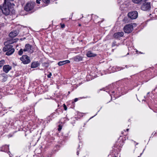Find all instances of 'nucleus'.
<instances>
[{
  "mask_svg": "<svg viewBox=\"0 0 157 157\" xmlns=\"http://www.w3.org/2000/svg\"><path fill=\"white\" fill-rule=\"evenodd\" d=\"M4 44L5 46L3 48V51L4 52H6V55L9 56L12 54L15 51L14 49L13 48V46L9 44H6V43Z\"/></svg>",
  "mask_w": 157,
  "mask_h": 157,
  "instance_id": "obj_1",
  "label": "nucleus"
},
{
  "mask_svg": "<svg viewBox=\"0 0 157 157\" xmlns=\"http://www.w3.org/2000/svg\"><path fill=\"white\" fill-rule=\"evenodd\" d=\"M35 4V2H29L27 3L24 7L25 10L27 12H34L35 10L34 9Z\"/></svg>",
  "mask_w": 157,
  "mask_h": 157,
  "instance_id": "obj_2",
  "label": "nucleus"
},
{
  "mask_svg": "<svg viewBox=\"0 0 157 157\" xmlns=\"http://www.w3.org/2000/svg\"><path fill=\"white\" fill-rule=\"evenodd\" d=\"M141 7V10L144 11H149L151 9L150 2H144Z\"/></svg>",
  "mask_w": 157,
  "mask_h": 157,
  "instance_id": "obj_3",
  "label": "nucleus"
},
{
  "mask_svg": "<svg viewBox=\"0 0 157 157\" xmlns=\"http://www.w3.org/2000/svg\"><path fill=\"white\" fill-rule=\"evenodd\" d=\"M20 59L22 62V63L25 64L29 63L31 61L29 57L26 55L22 56L20 58Z\"/></svg>",
  "mask_w": 157,
  "mask_h": 157,
  "instance_id": "obj_4",
  "label": "nucleus"
},
{
  "mask_svg": "<svg viewBox=\"0 0 157 157\" xmlns=\"http://www.w3.org/2000/svg\"><path fill=\"white\" fill-rule=\"evenodd\" d=\"M128 16L131 19H136L138 17V13L137 11H134L128 13Z\"/></svg>",
  "mask_w": 157,
  "mask_h": 157,
  "instance_id": "obj_5",
  "label": "nucleus"
},
{
  "mask_svg": "<svg viewBox=\"0 0 157 157\" xmlns=\"http://www.w3.org/2000/svg\"><path fill=\"white\" fill-rule=\"evenodd\" d=\"M24 51L25 52H27L31 54L33 52V49L31 45L27 44L25 45Z\"/></svg>",
  "mask_w": 157,
  "mask_h": 157,
  "instance_id": "obj_6",
  "label": "nucleus"
},
{
  "mask_svg": "<svg viewBox=\"0 0 157 157\" xmlns=\"http://www.w3.org/2000/svg\"><path fill=\"white\" fill-rule=\"evenodd\" d=\"M133 29V27L132 25L129 24L125 25L124 28V32L126 33H129L132 32Z\"/></svg>",
  "mask_w": 157,
  "mask_h": 157,
  "instance_id": "obj_7",
  "label": "nucleus"
},
{
  "mask_svg": "<svg viewBox=\"0 0 157 157\" xmlns=\"http://www.w3.org/2000/svg\"><path fill=\"white\" fill-rule=\"evenodd\" d=\"M123 32H119L115 33L113 35V37L115 39H118L123 36Z\"/></svg>",
  "mask_w": 157,
  "mask_h": 157,
  "instance_id": "obj_8",
  "label": "nucleus"
},
{
  "mask_svg": "<svg viewBox=\"0 0 157 157\" xmlns=\"http://www.w3.org/2000/svg\"><path fill=\"white\" fill-rule=\"evenodd\" d=\"M12 69V67L9 65H5L3 66V71L7 73Z\"/></svg>",
  "mask_w": 157,
  "mask_h": 157,
  "instance_id": "obj_9",
  "label": "nucleus"
},
{
  "mask_svg": "<svg viewBox=\"0 0 157 157\" xmlns=\"http://www.w3.org/2000/svg\"><path fill=\"white\" fill-rule=\"evenodd\" d=\"M18 33L17 31H12L9 34V36L11 38H13L16 36Z\"/></svg>",
  "mask_w": 157,
  "mask_h": 157,
  "instance_id": "obj_10",
  "label": "nucleus"
},
{
  "mask_svg": "<svg viewBox=\"0 0 157 157\" xmlns=\"http://www.w3.org/2000/svg\"><path fill=\"white\" fill-rule=\"evenodd\" d=\"M70 63V61L69 60H66L63 61H59L58 63V65L59 66H61L66 63Z\"/></svg>",
  "mask_w": 157,
  "mask_h": 157,
  "instance_id": "obj_11",
  "label": "nucleus"
},
{
  "mask_svg": "<svg viewBox=\"0 0 157 157\" xmlns=\"http://www.w3.org/2000/svg\"><path fill=\"white\" fill-rule=\"evenodd\" d=\"M96 54L94 53H93L91 51H88L86 54V56L87 57H94L96 56Z\"/></svg>",
  "mask_w": 157,
  "mask_h": 157,
  "instance_id": "obj_12",
  "label": "nucleus"
},
{
  "mask_svg": "<svg viewBox=\"0 0 157 157\" xmlns=\"http://www.w3.org/2000/svg\"><path fill=\"white\" fill-rule=\"evenodd\" d=\"M39 65L40 64L38 62H34L32 63L31 67L32 68H36L38 67Z\"/></svg>",
  "mask_w": 157,
  "mask_h": 157,
  "instance_id": "obj_13",
  "label": "nucleus"
},
{
  "mask_svg": "<svg viewBox=\"0 0 157 157\" xmlns=\"http://www.w3.org/2000/svg\"><path fill=\"white\" fill-rule=\"evenodd\" d=\"M74 60L76 62H79L82 60V57L79 56H76L73 58Z\"/></svg>",
  "mask_w": 157,
  "mask_h": 157,
  "instance_id": "obj_14",
  "label": "nucleus"
},
{
  "mask_svg": "<svg viewBox=\"0 0 157 157\" xmlns=\"http://www.w3.org/2000/svg\"><path fill=\"white\" fill-rule=\"evenodd\" d=\"M147 0H132V2L135 4H141L142 2H145Z\"/></svg>",
  "mask_w": 157,
  "mask_h": 157,
  "instance_id": "obj_15",
  "label": "nucleus"
},
{
  "mask_svg": "<svg viewBox=\"0 0 157 157\" xmlns=\"http://www.w3.org/2000/svg\"><path fill=\"white\" fill-rule=\"evenodd\" d=\"M15 42V40H8L6 42V44L7 43V44H12Z\"/></svg>",
  "mask_w": 157,
  "mask_h": 157,
  "instance_id": "obj_16",
  "label": "nucleus"
},
{
  "mask_svg": "<svg viewBox=\"0 0 157 157\" xmlns=\"http://www.w3.org/2000/svg\"><path fill=\"white\" fill-rule=\"evenodd\" d=\"M6 147L7 149L9 148L8 146L7 145H5L2 147L1 149H0V151H5V150H4V148Z\"/></svg>",
  "mask_w": 157,
  "mask_h": 157,
  "instance_id": "obj_17",
  "label": "nucleus"
},
{
  "mask_svg": "<svg viewBox=\"0 0 157 157\" xmlns=\"http://www.w3.org/2000/svg\"><path fill=\"white\" fill-rule=\"evenodd\" d=\"M4 63V60H2L0 61V68L3 66Z\"/></svg>",
  "mask_w": 157,
  "mask_h": 157,
  "instance_id": "obj_18",
  "label": "nucleus"
},
{
  "mask_svg": "<svg viewBox=\"0 0 157 157\" xmlns=\"http://www.w3.org/2000/svg\"><path fill=\"white\" fill-rule=\"evenodd\" d=\"M24 49H20L18 52V54L19 55H22L24 52Z\"/></svg>",
  "mask_w": 157,
  "mask_h": 157,
  "instance_id": "obj_19",
  "label": "nucleus"
},
{
  "mask_svg": "<svg viewBox=\"0 0 157 157\" xmlns=\"http://www.w3.org/2000/svg\"><path fill=\"white\" fill-rule=\"evenodd\" d=\"M42 1L45 3L48 4L50 2V0H42Z\"/></svg>",
  "mask_w": 157,
  "mask_h": 157,
  "instance_id": "obj_20",
  "label": "nucleus"
},
{
  "mask_svg": "<svg viewBox=\"0 0 157 157\" xmlns=\"http://www.w3.org/2000/svg\"><path fill=\"white\" fill-rule=\"evenodd\" d=\"M117 45L116 42L115 41H114L112 43V47H114Z\"/></svg>",
  "mask_w": 157,
  "mask_h": 157,
  "instance_id": "obj_21",
  "label": "nucleus"
},
{
  "mask_svg": "<svg viewBox=\"0 0 157 157\" xmlns=\"http://www.w3.org/2000/svg\"><path fill=\"white\" fill-rule=\"evenodd\" d=\"M58 130L59 131H60L62 128V126L61 125H59L58 126Z\"/></svg>",
  "mask_w": 157,
  "mask_h": 157,
  "instance_id": "obj_22",
  "label": "nucleus"
},
{
  "mask_svg": "<svg viewBox=\"0 0 157 157\" xmlns=\"http://www.w3.org/2000/svg\"><path fill=\"white\" fill-rule=\"evenodd\" d=\"M52 73L50 72L49 74L48 75H47V77L48 78H51V76H52Z\"/></svg>",
  "mask_w": 157,
  "mask_h": 157,
  "instance_id": "obj_23",
  "label": "nucleus"
},
{
  "mask_svg": "<svg viewBox=\"0 0 157 157\" xmlns=\"http://www.w3.org/2000/svg\"><path fill=\"white\" fill-rule=\"evenodd\" d=\"M60 25H61V28H63L65 27V25L64 24H60Z\"/></svg>",
  "mask_w": 157,
  "mask_h": 157,
  "instance_id": "obj_24",
  "label": "nucleus"
},
{
  "mask_svg": "<svg viewBox=\"0 0 157 157\" xmlns=\"http://www.w3.org/2000/svg\"><path fill=\"white\" fill-rule=\"evenodd\" d=\"M63 107L65 110H66L67 109V107L66 106L65 104L63 105Z\"/></svg>",
  "mask_w": 157,
  "mask_h": 157,
  "instance_id": "obj_25",
  "label": "nucleus"
},
{
  "mask_svg": "<svg viewBox=\"0 0 157 157\" xmlns=\"http://www.w3.org/2000/svg\"><path fill=\"white\" fill-rule=\"evenodd\" d=\"M41 0H36V2L37 3L40 4V1Z\"/></svg>",
  "mask_w": 157,
  "mask_h": 157,
  "instance_id": "obj_26",
  "label": "nucleus"
},
{
  "mask_svg": "<svg viewBox=\"0 0 157 157\" xmlns=\"http://www.w3.org/2000/svg\"><path fill=\"white\" fill-rule=\"evenodd\" d=\"M78 98H75L74 99V101L76 102L77 101H78Z\"/></svg>",
  "mask_w": 157,
  "mask_h": 157,
  "instance_id": "obj_27",
  "label": "nucleus"
},
{
  "mask_svg": "<svg viewBox=\"0 0 157 157\" xmlns=\"http://www.w3.org/2000/svg\"><path fill=\"white\" fill-rule=\"evenodd\" d=\"M142 153H141V154H140V155L139 156H138V157H140L141 155H142Z\"/></svg>",
  "mask_w": 157,
  "mask_h": 157,
  "instance_id": "obj_28",
  "label": "nucleus"
},
{
  "mask_svg": "<svg viewBox=\"0 0 157 157\" xmlns=\"http://www.w3.org/2000/svg\"><path fill=\"white\" fill-rule=\"evenodd\" d=\"M77 155H78V154H79V152H78V151L77 152Z\"/></svg>",
  "mask_w": 157,
  "mask_h": 157,
  "instance_id": "obj_29",
  "label": "nucleus"
},
{
  "mask_svg": "<svg viewBox=\"0 0 157 157\" xmlns=\"http://www.w3.org/2000/svg\"><path fill=\"white\" fill-rule=\"evenodd\" d=\"M128 130H129V129H126V131H128Z\"/></svg>",
  "mask_w": 157,
  "mask_h": 157,
  "instance_id": "obj_30",
  "label": "nucleus"
},
{
  "mask_svg": "<svg viewBox=\"0 0 157 157\" xmlns=\"http://www.w3.org/2000/svg\"><path fill=\"white\" fill-rule=\"evenodd\" d=\"M79 26H80L81 25L80 24H79Z\"/></svg>",
  "mask_w": 157,
  "mask_h": 157,
  "instance_id": "obj_31",
  "label": "nucleus"
},
{
  "mask_svg": "<svg viewBox=\"0 0 157 157\" xmlns=\"http://www.w3.org/2000/svg\"><path fill=\"white\" fill-rule=\"evenodd\" d=\"M114 157H117L116 156H114Z\"/></svg>",
  "mask_w": 157,
  "mask_h": 157,
  "instance_id": "obj_32",
  "label": "nucleus"
},
{
  "mask_svg": "<svg viewBox=\"0 0 157 157\" xmlns=\"http://www.w3.org/2000/svg\"><path fill=\"white\" fill-rule=\"evenodd\" d=\"M68 93H69V94H70V91H69V92H68Z\"/></svg>",
  "mask_w": 157,
  "mask_h": 157,
  "instance_id": "obj_33",
  "label": "nucleus"
},
{
  "mask_svg": "<svg viewBox=\"0 0 157 157\" xmlns=\"http://www.w3.org/2000/svg\"><path fill=\"white\" fill-rule=\"evenodd\" d=\"M138 144V143H137L136 144V145H137Z\"/></svg>",
  "mask_w": 157,
  "mask_h": 157,
  "instance_id": "obj_34",
  "label": "nucleus"
},
{
  "mask_svg": "<svg viewBox=\"0 0 157 157\" xmlns=\"http://www.w3.org/2000/svg\"><path fill=\"white\" fill-rule=\"evenodd\" d=\"M129 54V53H128L127 54V55H128Z\"/></svg>",
  "mask_w": 157,
  "mask_h": 157,
  "instance_id": "obj_35",
  "label": "nucleus"
},
{
  "mask_svg": "<svg viewBox=\"0 0 157 157\" xmlns=\"http://www.w3.org/2000/svg\"><path fill=\"white\" fill-rule=\"evenodd\" d=\"M48 157H49V156H48Z\"/></svg>",
  "mask_w": 157,
  "mask_h": 157,
  "instance_id": "obj_36",
  "label": "nucleus"
}]
</instances>
